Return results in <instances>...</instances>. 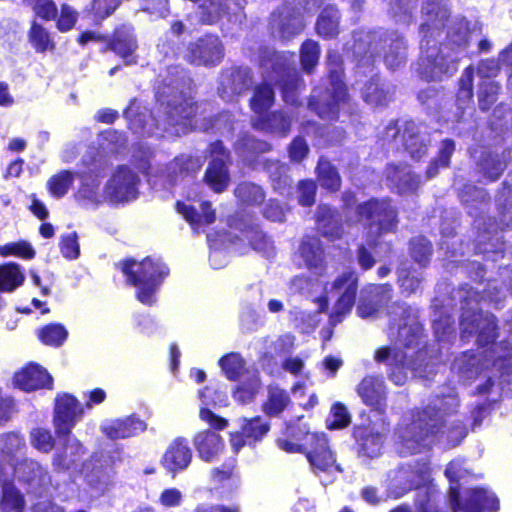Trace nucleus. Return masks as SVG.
I'll return each mask as SVG.
<instances>
[{"mask_svg": "<svg viewBox=\"0 0 512 512\" xmlns=\"http://www.w3.org/2000/svg\"><path fill=\"white\" fill-rule=\"evenodd\" d=\"M406 59V46L404 40L395 36V38L391 39V43L389 45V49L385 52L384 61L386 66L395 70L400 67Z\"/></svg>", "mask_w": 512, "mask_h": 512, "instance_id": "37998d69", "label": "nucleus"}, {"mask_svg": "<svg viewBox=\"0 0 512 512\" xmlns=\"http://www.w3.org/2000/svg\"><path fill=\"white\" fill-rule=\"evenodd\" d=\"M109 47L117 55L122 57L127 64L136 63L134 52L138 45L134 35V28L130 25H122L116 29Z\"/></svg>", "mask_w": 512, "mask_h": 512, "instance_id": "393cba45", "label": "nucleus"}, {"mask_svg": "<svg viewBox=\"0 0 512 512\" xmlns=\"http://www.w3.org/2000/svg\"><path fill=\"white\" fill-rule=\"evenodd\" d=\"M27 467L31 471L39 468L36 462L25 460L21 463H12L8 468L0 467V486L3 489V497L1 508L3 512H22L24 507L23 497L14 489L10 483L12 471L23 480H30V476L26 475L24 468Z\"/></svg>", "mask_w": 512, "mask_h": 512, "instance_id": "9d476101", "label": "nucleus"}, {"mask_svg": "<svg viewBox=\"0 0 512 512\" xmlns=\"http://www.w3.org/2000/svg\"><path fill=\"white\" fill-rule=\"evenodd\" d=\"M203 165V161L199 157L182 155L176 157L168 164L169 173L176 172L179 169L180 174H191L199 171Z\"/></svg>", "mask_w": 512, "mask_h": 512, "instance_id": "3c124183", "label": "nucleus"}, {"mask_svg": "<svg viewBox=\"0 0 512 512\" xmlns=\"http://www.w3.org/2000/svg\"><path fill=\"white\" fill-rule=\"evenodd\" d=\"M122 271L127 276V281L138 289V300L147 305L154 303V294L169 273L163 263L154 262L150 257L141 262L127 260L123 263Z\"/></svg>", "mask_w": 512, "mask_h": 512, "instance_id": "423d86ee", "label": "nucleus"}, {"mask_svg": "<svg viewBox=\"0 0 512 512\" xmlns=\"http://www.w3.org/2000/svg\"><path fill=\"white\" fill-rule=\"evenodd\" d=\"M24 279L19 265L11 263L0 267V290L11 292L22 285Z\"/></svg>", "mask_w": 512, "mask_h": 512, "instance_id": "79ce46f5", "label": "nucleus"}, {"mask_svg": "<svg viewBox=\"0 0 512 512\" xmlns=\"http://www.w3.org/2000/svg\"><path fill=\"white\" fill-rule=\"evenodd\" d=\"M83 409L77 399L68 393L55 398L53 423L58 435H69L76 422L82 417Z\"/></svg>", "mask_w": 512, "mask_h": 512, "instance_id": "4468645a", "label": "nucleus"}, {"mask_svg": "<svg viewBox=\"0 0 512 512\" xmlns=\"http://www.w3.org/2000/svg\"><path fill=\"white\" fill-rule=\"evenodd\" d=\"M1 452L9 457L18 459L25 448V440L18 433L10 432L1 436Z\"/></svg>", "mask_w": 512, "mask_h": 512, "instance_id": "09e8293b", "label": "nucleus"}, {"mask_svg": "<svg viewBox=\"0 0 512 512\" xmlns=\"http://www.w3.org/2000/svg\"><path fill=\"white\" fill-rule=\"evenodd\" d=\"M138 183L139 178L136 173L125 166H120L105 186V197L114 203L135 199Z\"/></svg>", "mask_w": 512, "mask_h": 512, "instance_id": "f8f14e48", "label": "nucleus"}, {"mask_svg": "<svg viewBox=\"0 0 512 512\" xmlns=\"http://www.w3.org/2000/svg\"><path fill=\"white\" fill-rule=\"evenodd\" d=\"M61 253L68 259H76L79 256L80 248L76 232L69 233L62 237Z\"/></svg>", "mask_w": 512, "mask_h": 512, "instance_id": "e2e57ef3", "label": "nucleus"}, {"mask_svg": "<svg viewBox=\"0 0 512 512\" xmlns=\"http://www.w3.org/2000/svg\"><path fill=\"white\" fill-rule=\"evenodd\" d=\"M338 24V10L334 7H327L320 14L316 24V29L320 36L331 38L338 33Z\"/></svg>", "mask_w": 512, "mask_h": 512, "instance_id": "ea45409f", "label": "nucleus"}, {"mask_svg": "<svg viewBox=\"0 0 512 512\" xmlns=\"http://www.w3.org/2000/svg\"><path fill=\"white\" fill-rule=\"evenodd\" d=\"M251 84L252 76L248 68H230L220 77L218 93L224 101H232L236 96L247 91Z\"/></svg>", "mask_w": 512, "mask_h": 512, "instance_id": "a211bd4d", "label": "nucleus"}, {"mask_svg": "<svg viewBox=\"0 0 512 512\" xmlns=\"http://www.w3.org/2000/svg\"><path fill=\"white\" fill-rule=\"evenodd\" d=\"M263 84L255 87L250 99L252 111L259 117L267 128H289L292 125L290 117L283 111L270 113L275 96L270 87L272 83L279 84L283 99L286 103H297V92L301 85L300 77L294 68H291L284 54L269 52L261 62Z\"/></svg>", "mask_w": 512, "mask_h": 512, "instance_id": "f03ea898", "label": "nucleus"}, {"mask_svg": "<svg viewBox=\"0 0 512 512\" xmlns=\"http://www.w3.org/2000/svg\"><path fill=\"white\" fill-rule=\"evenodd\" d=\"M501 64H505L500 57L481 60L477 66V73L483 80H492L501 70Z\"/></svg>", "mask_w": 512, "mask_h": 512, "instance_id": "13d9d810", "label": "nucleus"}, {"mask_svg": "<svg viewBox=\"0 0 512 512\" xmlns=\"http://www.w3.org/2000/svg\"><path fill=\"white\" fill-rule=\"evenodd\" d=\"M478 165L484 177L490 181H495L506 166L504 154L500 156L496 152H484Z\"/></svg>", "mask_w": 512, "mask_h": 512, "instance_id": "4c0bfd02", "label": "nucleus"}, {"mask_svg": "<svg viewBox=\"0 0 512 512\" xmlns=\"http://www.w3.org/2000/svg\"><path fill=\"white\" fill-rule=\"evenodd\" d=\"M29 39L34 49L40 53L51 51L55 47L49 33L37 23H33L29 32Z\"/></svg>", "mask_w": 512, "mask_h": 512, "instance_id": "8fccbe9b", "label": "nucleus"}, {"mask_svg": "<svg viewBox=\"0 0 512 512\" xmlns=\"http://www.w3.org/2000/svg\"><path fill=\"white\" fill-rule=\"evenodd\" d=\"M450 511L453 512H495L499 501L492 493L484 489H472L450 485Z\"/></svg>", "mask_w": 512, "mask_h": 512, "instance_id": "1a4fd4ad", "label": "nucleus"}, {"mask_svg": "<svg viewBox=\"0 0 512 512\" xmlns=\"http://www.w3.org/2000/svg\"><path fill=\"white\" fill-rule=\"evenodd\" d=\"M77 20V12L68 5H62L57 27L60 31L66 32L73 28Z\"/></svg>", "mask_w": 512, "mask_h": 512, "instance_id": "69168bd1", "label": "nucleus"}, {"mask_svg": "<svg viewBox=\"0 0 512 512\" xmlns=\"http://www.w3.org/2000/svg\"><path fill=\"white\" fill-rule=\"evenodd\" d=\"M398 282L403 291L412 294L420 288L422 276L416 271L403 266L398 270Z\"/></svg>", "mask_w": 512, "mask_h": 512, "instance_id": "4d7b16f0", "label": "nucleus"}, {"mask_svg": "<svg viewBox=\"0 0 512 512\" xmlns=\"http://www.w3.org/2000/svg\"><path fill=\"white\" fill-rule=\"evenodd\" d=\"M33 446L43 452H49L54 447V439L49 430L36 428L31 432Z\"/></svg>", "mask_w": 512, "mask_h": 512, "instance_id": "bf43d9fd", "label": "nucleus"}, {"mask_svg": "<svg viewBox=\"0 0 512 512\" xmlns=\"http://www.w3.org/2000/svg\"><path fill=\"white\" fill-rule=\"evenodd\" d=\"M403 139L405 148L412 158L420 159L426 153L427 145L419 132L405 130Z\"/></svg>", "mask_w": 512, "mask_h": 512, "instance_id": "5fc2aeb1", "label": "nucleus"}, {"mask_svg": "<svg viewBox=\"0 0 512 512\" xmlns=\"http://www.w3.org/2000/svg\"><path fill=\"white\" fill-rule=\"evenodd\" d=\"M358 220L370 229L376 227L379 234L394 232L398 225V211L391 200L370 199L356 207Z\"/></svg>", "mask_w": 512, "mask_h": 512, "instance_id": "6e6552de", "label": "nucleus"}, {"mask_svg": "<svg viewBox=\"0 0 512 512\" xmlns=\"http://www.w3.org/2000/svg\"><path fill=\"white\" fill-rule=\"evenodd\" d=\"M410 255L419 265L425 266L432 255L431 243L422 236L414 237L410 241Z\"/></svg>", "mask_w": 512, "mask_h": 512, "instance_id": "de8ad7c7", "label": "nucleus"}, {"mask_svg": "<svg viewBox=\"0 0 512 512\" xmlns=\"http://www.w3.org/2000/svg\"><path fill=\"white\" fill-rule=\"evenodd\" d=\"M67 437L64 451L53 458V465L58 469L66 470L74 466L84 454V448L80 441L69 435Z\"/></svg>", "mask_w": 512, "mask_h": 512, "instance_id": "2f4dec72", "label": "nucleus"}, {"mask_svg": "<svg viewBox=\"0 0 512 512\" xmlns=\"http://www.w3.org/2000/svg\"><path fill=\"white\" fill-rule=\"evenodd\" d=\"M250 243L253 249L262 252L266 257H272L275 253L273 243L261 232H256Z\"/></svg>", "mask_w": 512, "mask_h": 512, "instance_id": "774afa93", "label": "nucleus"}, {"mask_svg": "<svg viewBox=\"0 0 512 512\" xmlns=\"http://www.w3.org/2000/svg\"><path fill=\"white\" fill-rule=\"evenodd\" d=\"M316 220L318 229L323 236L330 240L340 239L343 233L341 219L338 213L327 205L317 208Z\"/></svg>", "mask_w": 512, "mask_h": 512, "instance_id": "bb28decb", "label": "nucleus"}, {"mask_svg": "<svg viewBox=\"0 0 512 512\" xmlns=\"http://www.w3.org/2000/svg\"><path fill=\"white\" fill-rule=\"evenodd\" d=\"M357 393L365 405L377 411L386 407V386L382 377L368 375L357 386Z\"/></svg>", "mask_w": 512, "mask_h": 512, "instance_id": "6ab92c4d", "label": "nucleus"}, {"mask_svg": "<svg viewBox=\"0 0 512 512\" xmlns=\"http://www.w3.org/2000/svg\"><path fill=\"white\" fill-rule=\"evenodd\" d=\"M169 75L171 78H165L157 90L158 101L164 111L163 122L170 126H185L197 110L191 96V81L178 67L170 68Z\"/></svg>", "mask_w": 512, "mask_h": 512, "instance_id": "7ed1b4c3", "label": "nucleus"}, {"mask_svg": "<svg viewBox=\"0 0 512 512\" xmlns=\"http://www.w3.org/2000/svg\"><path fill=\"white\" fill-rule=\"evenodd\" d=\"M501 86L494 80H482L478 86V106L483 112L490 110L497 101Z\"/></svg>", "mask_w": 512, "mask_h": 512, "instance_id": "a19ab883", "label": "nucleus"}, {"mask_svg": "<svg viewBox=\"0 0 512 512\" xmlns=\"http://www.w3.org/2000/svg\"><path fill=\"white\" fill-rule=\"evenodd\" d=\"M358 289V275L355 271H347L339 275L330 285L326 288L328 293L340 294L334 306V312L330 316L332 325L341 322L342 316L350 312L354 303Z\"/></svg>", "mask_w": 512, "mask_h": 512, "instance_id": "9b49d317", "label": "nucleus"}, {"mask_svg": "<svg viewBox=\"0 0 512 512\" xmlns=\"http://www.w3.org/2000/svg\"><path fill=\"white\" fill-rule=\"evenodd\" d=\"M304 449L306 457L314 470L327 472L335 467L338 472H342L339 465H336V459L330 450L328 440L324 434H308L305 439Z\"/></svg>", "mask_w": 512, "mask_h": 512, "instance_id": "ddd939ff", "label": "nucleus"}, {"mask_svg": "<svg viewBox=\"0 0 512 512\" xmlns=\"http://www.w3.org/2000/svg\"><path fill=\"white\" fill-rule=\"evenodd\" d=\"M53 379L38 365H29L14 376V384L23 391H33L42 387L52 388Z\"/></svg>", "mask_w": 512, "mask_h": 512, "instance_id": "b1692460", "label": "nucleus"}, {"mask_svg": "<svg viewBox=\"0 0 512 512\" xmlns=\"http://www.w3.org/2000/svg\"><path fill=\"white\" fill-rule=\"evenodd\" d=\"M386 177L397 193L412 194L420 186V177L409 166L390 164L386 168Z\"/></svg>", "mask_w": 512, "mask_h": 512, "instance_id": "4be33fe9", "label": "nucleus"}, {"mask_svg": "<svg viewBox=\"0 0 512 512\" xmlns=\"http://www.w3.org/2000/svg\"><path fill=\"white\" fill-rule=\"evenodd\" d=\"M183 494L177 488H168L161 492L159 503L166 508L178 507L182 503Z\"/></svg>", "mask_w": 512, "mask_h": 512, "instance_id": "338daca9", "label": "nucleus"}, {"mask_svg": "<svg viewBox=\"0 0 512 512\" xmlns=\"http://www.w3.org/2000/svg\"><path fill=\"white\" fill-rule=\"evenodd\" d=\"M75 179V174L68 171L63 170L58 174L52 176L47 183L48 189L50 193L56 197L60 198L64 196L70 187L72 186Z\"/></svg>", "mask_w": 512, "mask_h": 512, "instance_id": "c03bdc74", "label": "nucleus"}, {"mask_svg": "<svg viewBox=\"0 0 512 512\" xmlns=\"http://www.w3.org/2000/svg\"><path fill=\"white\" fill-rule=\"evenodd\" d=\"M186 57L195 65L215 66L224 57V46L217 36L207 35L188 46Z\"/></svg>", "mask_w": 512, "mask_h": 512, "instance_id": "2eb2a0df", "label": "nucleus"}, {"mask_svg": "<svg viewBox=\"0 0 512 512\" xmlns=\"http://www.w3.org/2000/svg\"><path fill=\"white\" fill-rule=\"evenodd\" d=\"M327 66L329 71V83L324 91L319 88L313 91L309 101V108L320 118L331 120L337 117L339 108L345 104L348 95L346 86L342 80V60L335 51L327 54Z\"/></svg>", "mask_w": 512, "mask_h": 512, "instance_id": "20e7f679", "label": "nucleus"}, {"mask_svg": "<svg viewBox=\"0 0 512 512\" xmlns=\"http://www.w3.org/2000/svg\"><path fill=\"white\" fill-rule=\"evenodd\" d=\"M212 160L205 173V181L215 192L224 191L229 184L227 160L229 158L223 144L219 141L210 145Z\"/></svg>", "mask_w": 512, "mask_h": 512, "instance_id": "f3484780", "label": "nucleus"}, {"mask_svg": "<svg viewBox=\"0 0 512 512\" xmlns=\"http://www.w3.org/2000/svg\"><path fill=\"white\" fill-rule=\"evenodd\" d=\"M176 207L177 211L193 226L198 223L208 225L215 221V211L208 202L202 203L201 213H198L192 206L180 202L177 203Z\"/></svg>", "mask_w": 512, "mask_h": 512, "instance_id": "e433bc0d", "label": "nucleus"}, {"mask_svg": "<svg viewBox=\"0 0 512 512\" xmlns=\"http://www.w3.org/2000/svg\"><path fill=\"white\" fill-rule=\"evenodd\" d=\"M66 329L60 324H49L43 327L38 335L41 341L50 346H60L67 337Z\"/></svg>", "mask_w": 512, "mask_h": 512, "instance_id": "864d4df0", "label": "nucleus"}, {"mask_svg": "<svg viewBox=\"0 0 512 512\" xmlns=\"http://www.w3.org/2000/svg\"><path fill=\"white\" fill-rule=\"evenodd\" d=\"M219 365L230 380H236L245 370V361L240 354L232 352L219 360Z\"/></svg>", "mask_w": 512, "mask_h": 512, "instance_id": "a18cd8bd", "label": "nucleus"}, {"mask_svg": "<svg viewBox=\"0 0 512 512\" xmlns=\"http://www.w3.org/2000/svg\"><path fill=\"white\" fill-rule=\"evenodd\" d=\"M319 56L320 48L317 42L313 40H307L304 42L300 52V60L303 70L311 72L318 64Z\"/></svg>", "mask_w": 512, "mask_h": 512, "instance_id": "6e6d98bb", "label": "nucleus"}, {"mask_svg": "<svg viewBox=\"0 0 512 512\" xmlns=\"http://www.w3.org/2000/svg\"><path fill=\"white\" fill-rule=\"evenodd\" d=\"M192 460V451L187 441L182 438L174 440L162 457L163 466L172 473L185 470Z\"/></svg>", "mask_w": 512, "mask_h": 512, "instance_id": "5701e85b", "label": "nucleus"}, {"mask_svg": "<svg viewBox=\"0 0 512 512\" xmlns=\"http://www.w3.org/2000/svg\"><path fill=\"white\" fill-rule=\"evenodd\" d=\"M223 6L228 8V0H225L224 4L222 2L216 3L213 0L205 1L198 8L200 21L203 24H212L216 22L219 17L225 13Z\"/></svg>", "mask_w": 512, "mask_h": 512, "instance_id": "603ef678", "label": "nucleus"}, {"mask_svg": "<svg viewBox=\"0 0 512 512\" xmlns=\"http://www.w3.org/2000/svg\"><path fill=\"white\" fill-rule=\"evenodd\" d=\"M445 413L434 406L413 413L408 422L397 429L398 450L403 456L420 452L429 445V435L444 423Z\"/></svg>", "mask_w": 512, "mask_h": 512, "instance_id": "39448f33", "label": "nucleus"}, {"mask_svg": "<svg viewBox=\"0 0 512 512\" xmlns=\"http://www.w3.org/2000/svg\"><path fill=\"white\" fill-rule=\"evenodd\" d=\"M392 296L390 284L373 285L368 296L360 300L357 312L362 318H370L385 308L390 321L398 325L395 346L378 348L374 360L387 364L389 379L400 386L407 381L408 371L419 377L431 374L438 350L428 349L419 310L404 302L390 304Z\"/></svg>", "mask_w": 512, "mask_h": 512, "instance_id": "f257e3e1", "label": "nucleus"}, {"mask_svg": "<svg viewBox=\"0 0 512 512\" xmlns=\"http://www.w3.org/2000/svg\"><path fill=\"white\" fill-rule=\"evenodd\" d=\"M269 430V425L263 423L260 417H255L250 420H246L242 427V433L247 438H253L255 440L260 439Z\"/></svg>", "mask_w": 512, "mask_h": 512, "instance_id": "052dcab7", "label": "nucleus"}, {"mask_svg": "<svg viewBox=\"0 0 512 512\" xmlns=\"http://www.w3.org/2000/svg\"><path fill=\"white\" fill-rule=\"evenodd\" d=\"M332 420L329 423L330 428H343L349 425L350 415L346 407L340 403L335 404L331 410Z\"/></svg>", "mask_w": 512, "mask_h": 512, "instance_id": "0e129e2a", "label": "nucleus"}, {"mask_svg": "<svg viewBox=\"0 0 512 512\" xmlns=\"http://www.w3.org/2000/svg\"><path fill=\"white\" fill-rule=\"evenodd\" d=\"M235 196L246 204H260L265 198L263 189L250 182L239 184L235 189Z\"/></svg>", "mask_w": 512, "mask_h": 512, "instance_id": "49530a36", "label": "nucleus"}, {"mask_svg": "<svg viewBox=\"0 0 512 512\" xmlns=\"http://www.w3.org/2000/svg\"><path fill=\"white\" fill-rule=\"evenodd\" d=\"M194 446L200 458L206 462H210L219 455L224 444L219 434L206 430L195 436Z\"/></svg>", "mask_w": 512, "mask_h": 512, "instance_id": "cd10ccee", "label": "nucleus"}, {"mask_svg": "<svg viewBox=\"0 0 512 512\" xmlns=\"http://www.w3.org/2000/svg\"><path fill=\"white\" fill-rule=\"evenodd\" d=\"M447 69L446 56L437 46H431L425 51L416 68L420 77L427 81L441 80Z\"/></svg>", "mask_w": 512, "mask_h": 512, "instance_id": "aec40b11", "label": "nucleus"}, {"mask_svg": "<svg viewBox=\"0 0 512 512\" xmlns=\"http://www.w3.org/2000/svg\"><path fill=\"white\" fill-rule=\"evenodd\" d=\"M428 467L425 463L421 464L416 471H408L401 469L399 471V478L407 476L408 485L407 489L417 487L416 507L419 512H445L444 505L446 504L447 495L439 492L437 486L433 482L421 486V483L426 481Z\"/></svg>", "mask_w": 512, "mask_h": 512, "instance_id": "0eeeda50", "label": "nucleus"}, {"mask_svg": "<svg viewBox=\"0 0 512 512\" xmlns=\"http://www.w3.org/2000/svg\"><path fill=\"white\" fill-rule=\"evenodd\" d=\"M317 180L319 184L332 192L338 191L341 186V177L336 169L327 159L320 158L316 167Z\"/></svg>", "mask_w": 512, "mask_h": 512, "instance_id": "f704fd0d", "label": "nucleus"}, {"mask_svg": "<svg viewBox=\"0 0 512 512\" xmlns=\"http://www.w3.org/2000/svg\"><path fill=\"white\" fill-rule=\"evenodd\" d=\"M290 403L288 393L278 386L270 385L267 400L263 404V411L268 416H278Z\"/></svg>", "mask_w": 512, "mask_h": 512, "instance_id": "c9c22d12", "label": "nucleus"}, {"mask_svg": "<svg viewBox=\"0 0 512 512\" xmlns=\"http://www.w3.org/2000/svg\"><path fill=\"white\" fill-rule=\"evenodd\" d=\"M432 329L439 343L448 341V314L445 301L434 298L431 304Z\"/></svg>", "mask_w": 512, "mask_h": 512, "instance_id": "7c9ffc66", "label": "nucleus"}, {"mask_svg": "<svg viewBox=\"0 0 512 512\" xmlns=\"http://www.w3.org/2000/svg\"><path fill=\"white\" fill-rule=\"evenodd\" d=\"M470 25V21L465 17H456L450 24V63L454 61L452 51L457 49L458 52H466L471 34Z\"/></svg>", "mask_w": 512, "mask_h": 512, "instance_id": "c756f323", "label": "nucleus"}, {"mask_svg": "<svg viewBox=\"0 0 512 512\" xmlns=\"http://www.w3.org/2000/svg\"><path fill=\"white\" fill-rule=\"evenodd\" d=\"M500 59L509 66L507 88L512 98V43L500 52ZM487 128H512V108L505 103L498 104L492 113Z\"/></svg>", "mask_w": 512, "mask_h": 512, "instance_id": "412c9836", "label": "nucleus"}, {"mask_svg": "<svg viewBox=\"0 0 512 512\" xmlns=\"http://www.w3.org/2000/svg\"><path fill=\"white\" fill-rule=\"evenodd\" d=\"M146 430V424L138 418L126 417L103 426L106 436L112 440L132 437Z\"/></svg>", "mask_w": 512, "mask_h": 512, "instance_id": "a878e982", "label": "nucleus"}, {"mask_svg": "<svg viewBox=\"0 0 512 512\" xmlns=\"http://www.w3.org/2000/svg\"><path fill=\"white\" fill-rule=\"evenodd\" d=\"M393 94L394 87L381 84L378 78H372L362 91L364 101L375 107L385 106L392 99Z\"/></svg>", "mask_w": 512, "mask_h": 512, "instance_id": "c85d7f7f", "label": "nucleus"}, {"mask_svg": "<svg viewBox=\"0 0 512 512\" xmlns=\"http://www.w3.org/2000/svg\"><path fill=\"white\" fill-rule=\"evenodd\" d=\"M298 202L302 206H311L315 201L316 184L312 180H303L298 184Z\"/></svg>", "mask_w": 512, "mask_h": 512, "instance_id": "680f3d73", "label": "nucleus"}, {"mask_svg": "<svg viewBox=\"0 0 512 512\" xmlns=\"http://www.w3.org/2000/svg\"><path fill=\"white\" fill-rule=\"evenodd\" d=\"M300 255L309 270L321 273L323 270L324 256L318 239L307 238L303 240L300 246Z\"/></svg>", "mask_w": 512, "mask_h": 512, "instance_id": "473e14b6", "label": "nucleus"}, {"mask_svg": "<svg viewBox=\"0 0 512 512\" xmlns=\"http://www.w3.org/2000/svg\"><path fill=\"white\" fill-rule=\"evenodd\" d=\"M475 69L473 66L465 68L461 78L459 79V87L456 93V107L458 110L465 111L466 107L473 102Z\"/></svg>", "mask_w": 512, "mask_h": 512, "instance_id": "72a5a7b5", "label": "nucleus"}, {"mask_svg": "<svg viewBox=\"0 0 512 512\" xmlns=\"http://www.w3.org/2000/svg\"><path fill=\"white\" fill-rule=\"evenodd\" d=\"M460 325L464 333L477 335L480 346L488 345L496 338L495 317L492 314L464 311Z\"/></svg>", "mask_w": 512, "mask_h": 512, "instance_id": "dca6fc26", "label": "nucleus"}, {"mask_svg": "<svg viewBox=\"0 0 512 512\" xmlns=\"http://www.w3.org/2000/svg\"><path fill=\"white\" fill-rule=\"evenodd\" d=\"M125 118L130 123V128H146L154 125V117L150 111L137 100L131 101L124 112Z\"/></svg>", "mask_w": 512, "mask_h": 512, "instance_id": "58836bf2", "label": "nucleus"}]
</instances>
